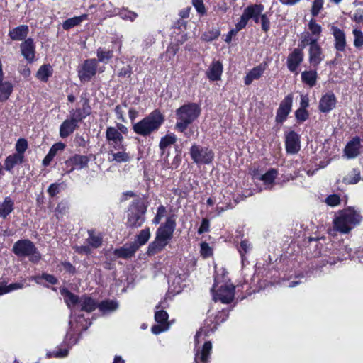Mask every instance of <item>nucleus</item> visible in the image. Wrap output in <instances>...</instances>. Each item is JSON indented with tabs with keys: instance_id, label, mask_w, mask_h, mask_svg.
<instances>
[{
	"instance_id": "f257e3e1",
	"label": "nucleus",
	"mask_w": 363,
	"mask_h": 363,
	"mask_svg": "<svg viewBox=\"0 0 363 363\" xmlns=\"http://www.w3.org/2000/svg\"><path fill=\"white\" fill-rule=\"evenodd\" d=\"M362 220V216L359 210L354 207H347L335 214L333 227L335 230L346 234L359 225Z\"/></svg>"
},
{
	"instance_id": "f03ea898",
	"label": "nucleus",
	"mask_w": 363,
	"mask_h": 363,
	"mask_svg": "<svg viewBox=\"0 0 363 363\" xmlns=\"http://www.w3.org/2000/svg\"><path fill=\"white\" fill-rule=\"evenodd\" d=\"M201 109L196 103H189L176 110L177 122L175 129L184 132L188 126L195 121L201 114Z\"/></svg>"
},
{
	"instance_id": "7ed1b4c3",
	"label": "nucleus",
	"mask_w": 363,
	"mask_h": 363,
	"mask_svg": "<svg viewBox=\"0 0 363 363\" xmlns=\"http://www.w3.org/2000/svg\"><path fill=\"white\" fill-rule=\"evenodd\" d=\"M174 228L175 221L168 218L165 223L157 229L155 241L150 244L147 250L149 255H155L164 248L172 238Z\"/></svg>"
},
{
	"instance_id": "20e7f679",
	"label": "nucleus",
	"mask_w": 363,
	"mask_h": 363,
	"mask_svg": "<svg viewBox=\"0 0 363 363\" xmlns=\"http://www.w3.org/2000/svg\"><path fill=\"white\" fill-rule=\"evenodd\" d=\"M164 121V117L159 110H155L135 123L133 129L138 135L146 137L159 130Z\"/></svg>"
},
{
	"instance_id": "39448f33",
	"label": "nucleus",
	"mask_w": 363,
	"mask_h": 363,
	"mask_svg": "<svg viewBox=\"0 0 363 363\" xmlns=\"http://www.w3.org/2000/svg\"><path fill=\"white\" fill-rule=\"evenodd\" d=\"M210 332H213V329L208 328H201L194 337V363H209L212 350V344L210 341H206L201 347L199 344L205 340Z\"/></svg>"
},
{
	"instance_id": "423d86ee",
	"label": "nucleus",
	"mask_w": 363,
	"mask_h": 363,
	"mask_svg": "<svg viewBox=\"0 0 363 363\" xmlns=\"http://www.w3.org/2000/svg\"><path fill=\"white\" fill-rule=\"evenodd\" d=\"M12 250L18 257H28L32 262H38L41 259V255L33 242L27 239L16 242Z\"/></svg>"
},
{
	"instance_id": "0eeeda50",
	"label": "nucleus",
	"mask_w": 363,
	"mask_h": 363,
	"mask_svg": "<svg viewBox=\"0 0 363 363\" xmlns=\"http://www.w3.org/2000/svg\"><path fill=\"white\" fill-rule=\"evenodd\" d=\"M212 292L215 301H220L223 303H228L234 298L235 286L230 281L220 282L219 278L216 277Z\"/></svg>"
},
{
	"instance_id": "6e6552de",
	"label": "nucleus",
	"mask_w": 363,
	"mask_h": 363,
	"mask_svg": "<svg viewBox=\"0 0 363 363\" xmlns=\"http://www.w3.org/2000/svg\"><path fill=\"white\" fill-rule=\"evenodd\" d=\"M146 206L141 201H136L129 207L127 224L132 228H138L145 221Z\"/></svg>"
},
{
	"instance_id": "1a4fd4ad",
	"label": "nucleus",
	"mask_w": 363,
	"mask_h": 363,
	"mask_svg": "<svg viewBox=\"0 0 363 363\" xmlns=\"http://www.w3.org/2000/svg\"><path fill=\"white\" fill-rule=\"evenodd\" d=\"M190 155L197 164H208L214 158V153L208 147L194 144L190 148Z\"/></svg>"
},
{
	"instance_id": "9d476101",
	"label": "nucleus",
	"mask_w": 363,
	"mask_h": 363,
	"mask_svg": "<svg viewBox=\"0 0 363 363\" xmlns=\"http://www.w3.org/2000/svg\"><path fill=\"white\" fill-rule=\"evenodd\" d=\"M106 140L109 150L113 151L124 149V138L119 131L113 126H108L106 130Z\"/></svg>"
},
{
	"instance_id": "9b49d317",
	"label": "nucleus",
	"mask_w": 363,
	"mask_h": 363,
	"mask_svg": "<svg viewBox=\"0 0 363 363\" xmlns=\"http://www.w3.org/2000/svg\"><path fill=\"white\" fill-rule=\"evenodd\" d=\"M98 62L96 59L86 60L78 69V77L81 82H89L97 72Z\"/></svg>"
},
{
	"instance_id": "f8f14e48",
	"label": "nucleus",
	"mask_w": 363,
	"mask_h": 363,
	"mask_svg": "<svg viewBox=\"0 0 363 363\" xmlns=\"http://www.w3.org/2000/svg\"><path fill=\"white\" fill-rule=\"evenodd\" d=\"M337 99L332 91H328L323 94L319 102L318 110L323 113H328L335 108Z\"/></svg>"
},
{
	"instance_id": "ddd939ff",
	"label": "nucleus",
	"mask_w": 363,
	"mask_h": 363,
	"mask_svg": "<svg viewBox=\"0 0 363 363\" xmlns=\"http://www.w3.org/2000/svg\"><path fill=\"white\" fill-rule=\"evenodd\" d=\"M159 306L156 307L157 311L155 314V319L157 324L154 325L151 328L152 332L155 335L164 332L169 328V323L167 322V313L164 310H159Z\"/></svg>"
},
{
	"instance_id": "4468645a",
	"label": "nucleus",
	"mask_w": 363,
	"mask_h": 363,
	"mask_svg": "<svg viewBox=\"0 0 363 363\" xmlns=\"http://www.w3.org/2000/svg\"><path fill=\"white\" fill-rule=\"evenodd\" d=\"M304 54L302 49L295 48L289 55L286 60L287 68L291 72L297 74L298 69L303 60Z\"/></svg>"
},
{
	"instance_id": "2eb2a0df",
	"label": "nucleus",
	"mask_w": 363,
	"mask_h": 363,
	"mask_svg": "<svg viewBox=\"0 0 363 363\" xmlns=\"http://www.w3.org/2000/svg\"><path fill=\"white\" fill-rule=\"evenodd\" d=\"M293 102L292 94H288L281 102L277 111L276 121L278 123H283L291 112Z\"/></svg>"
},
{
	"instance_id": "dca6fc26",
	"label": "nucleus",
	"mask_w": 363,
	"mask_h": 363,
	"mask_svg": "<svg viewBox=\"0 0 363 363\" xmlns=\"http://www.w3.org/2000/svg\"><path fill=\"white\" fill-rule=\"evenodd\" d=\"M300 143V137L296 132L292 130L286 134L285 145L288 153H297L301 148Z\"/></svg>"
},
{
	"instance_id": "f3484780",
	"label": "nucleus",
	"mask_w": 363,
	"mask_h": 363,
	"mask_svg": "<svg viewBox=\"0 0 363 363\" xmlns=\"http://www.w3.org/2000/svg\"><path fill=\"white\" fill-rule=\"evenodd\" d=\"M62 294L68 308L71 310V318H73L74 315V311L78 309L80 298L66 289L62 290ZM69 325L70 328L72 327V319L69 320Z\"/></svg>"
},
{
	"instance_id": "a211bd4d",
	"label": "nucleus",
	"mask_w": 363,
	"mask_h": 363,
	"mask_svg": "<svg viewBox=\"0 0 363 363\" xmlns=\"http://www.w3.org/2000/svg\"><path fill=\"white\" fill-rule=\"evenodd\" d=\"M22 55L28 62H33L35 55V45L32 38H28L20 45Z\"/></svg>"
},
{
	"instance_id": "6ab92c4d",
	"label": "nucleus",
	"mask_w": 363,
	"mask_h": 363,
	"mask_svg": "<svg viewBox=\"0 0 363 363\" xmlns=\"http://www.w3.org/2000/svg\"><path fill=\"white\" fill-rule=\"evenodd\" d=\"M90 159L86 155H74L73 157L66 161V165L71 167L69 172L74 169H82L87 167Z\"/></svg>"
},
{
	"instance_id": "aec40b11",
	"label": "nucleus",
	"mask_w": 363,
	"mask_h": 363,
	"mask_svg": "<svg viewBox=\"0 0 363 363\" xmlns=\"http://www.w3.org/2000/svg\"><path fill=\"white\" fill-rule=\"evenodd\" d=\"M331 31L335 40V48L339 52L345 51L347 45L345 32L335 26H331Z\"/></svg>"
},
{
	"instance_id": "412c9836",
	"label": "nucleus",
	"mask_w": 363,
	"mask_h": 363,
	"mask_svg": "<svg viewBox=\"0 0 363 363\" xmlns=\"http://www.w3.org/2000/svg\"><path fill=\"white\" fill-rule=\"evenodd\" d=\"M184 279L181 275L169 274L168 276L169 290L168 295H176L179 294L183 289V281Z\"/></svg>"
},
{
	"instance_id": "4be33fe9",
	"label": "nucleus",
	"mask_w": 363,
	"mask_h": 363,
	"mask_svg": "<svg viewBox=\"0 0 363 363\" xmlns=\"http://www.w3.org/2000/svg\"><path fill=\"white\" fill-rule=\"evenodd\" d=\"M323 60L322 48L318 44L309 48L308 61L312 67L316 68Z\"/></svg>"
},
{
	"instance_id": "5701e85b",
	"label": "nucleus",
	"mask_w": 363,
	"mask_h": 363,
	"mask_svg": "<svg viewBox=\"0 0 363 363\" xmlns=\"http://www.w3.org/2000/svg\"><path fill=\"white\" fill-rule=\"evenodd\" d=\"M360 147V138L359 137H354L350 141H349L345 146L344 150L345 155L348 159L357 157L359 154Z\"/></svg>"
},
{
	"instance_id": "b1692460",
	"label": "nucleus",
	"mask_w": 363,
	"mask_h": 363,
	"mask_svg": "<svg viewBox=\"0 0 363 363\" xmlns=\"http://www.w3.org/2000/svg\"><path fill=\"white\" fill-rule=\"evenodd\" d=\"M79 128V123L71 118L65 120L60 126V136L65 138L72 134Z\"/></svg>"
},
{
	"instance_id": "393cba45",
	"label": "nucleus",
	"mask_w": 363,
	"mask_h": 363,
	"mask_svg": "<svg viewBox=\"0 0 363 363\" xmlns=\"http://www.w3.org/2000/svg\"><path fill=\"white\" fill-rule=\"evenodd\" d=\"M264 10V6L262 4H252L247 6L244 9V12L246 14L248 20L252 18L255 23H259L260 20V14Z\"/></svg>"
},
{
	"instance_id": "a878e982",
	"label": "nucleus",
	"mask_w": 363,
	"mask_h": 363,
	"mask_svg": "<svg viewBox=\"0 0 363 363\" xmlns=\"http://www.w3.org/2000/svg\"><path fill=\"white\" fill-rule=\"evenodd\" d=\"M15 203L10 196H6L0 202V218L6 219L14 210Z\"/></svg>"
},
{
	"instance_id": "bb28decb",
	"label": "nucleus",
	"mask_w": 363,
	"mask_h": 363,
	"mask_svg": "<svg viewBox=\"0 0 363 363\" xmlns=\"http://www.w3.org/2000/svg\"><path fill=\"white\" fill-rule=\"evenodd\" d=\"M137 250L136 245L130 243L126 244L120 248L116 249L114 250V255L117 257L127 259L133 256Z\"/></svg>"
},
{
	"instance_id": "cd10ccee",
	"label": "nucleus",
	"mask_w": 363,
	"mask_h": 363,
	"mask_svg": "<svg viewBox=\"0 0 363 363\" xmlns=\"http://www.w3.org/2000/svg\"><path fill=\"white\" fill-rule=\"evenodd\" d=\"M266 69V65L260 64L258 66L252 68L245 77V84L250 85L254 80L258 79L261 77Z\"/></svg>"
},
{
	"instance_id": "c85d7f7f",
	"label": "nucleus",
	"mask_w": 363,
	"mask_h": 363,
	"mask_svg": "<svg viewBox=\"0 0 363 363\" xmlns=\"http://www.w3.org/2000/svg\"><path fill=\"white\" fill-rule=\"evenodd\" d=\"M223 72V65L219 61H213L206 72L208 78L211 81H217L220 79Z\"/></svg>"
},
{
	"instance_id": "c756f323",
	"label": "nucleus",
	"mask_w": 363,
	"mask_h": 363,
	"mask_svg": "<svg viewBox=\"0 0 363 363\" xmlns=\"http://www.w3.org/2000/svg\"><path fill=\"white\" fill-rule=\"evenodd\" d=\"M125 146H124V149H121L120 150H108V160L116 162H126L129 161L130 157L129 154L125 152Z\"/></svg>"
},
{
	"instance_id": "7c9ffc66",
	"label": "nucleus",
	"mask_w": 363,
	"mask_h": 363,
	"mask_svg": "<svg viewBox=\"0 0 363 363\" xmlns=\"http://www.w3.org/2000/svg\"><path fill=\"white\" fill-rule=\"evenodd\" d=\"M28 32V26L21 25L11 30L9 33V35L13 40H22L26 38Z\"/></svg>"
},
{
	"instance_id": "2f4dec72",
	"label": "nucleus",
	"mask_w": 363,
	"mask_h": 363,
	"mask_svg": "<svg viewBox=\"0 0 363 363\" xmlns=\"http://www.w3.org/2000/svg\"><path fill=\"white\" fill-rule=\"evenodd\" d=\"M24 156L19 154H12L6 157L4 161V168L6 171L11 172L13 168L23 162Z\"/></svg>"
},
{
	"instance_id": "473e14b6",
	"label": "nucleus",
	"mask_w": 363,
	"mask_h": 363,
	"mask_svg": "<svg viewBox=\"0 0 363 363\" xmlns=\"http://www.w3.org/2000/svg\"><path fill=\"white\" fill-rule=\"evenodd\" d=\"M277 174L278 173L276 169H271L260 177V180L263 182L265 189H271L272 188Z\"/></svg>"
},
{
	"instance_id": "72a5a7b5",
	"label": "nucleus",
	"mask_w": 363,
	"mask_h": 363,
	"mask_svg": "<svg viewBox=\"0 0 363 363\" xmlns=\"http://www.w3.org/2000/svg\"><path fill=\"white\" fill-rule=\"evenodd\" d=\"M13 91V84L9 81L0 83V101H7Z\"/></svg>"
},
{
	"instance_id": "f704fd0d",
	"label": "nucleus",
	"mask_w": 363,
	"mask_h": 363,
	"mask_svg": "<svg viewBox=\"0 0 363 363\" xmlns=\"http://www.w3.org/2000/svg\"><path fill=\"white\" fill-rule=\"evenodd\" d=\"M69 347L63 344V342L60 345V346L56 347L55 350L48 351L46 354L48 357H54L57 359L65 358L69 354Z\"/></svg>"
},
{
	"instance_id": "c9c22d12",
	"label": "nucleus",
	"mask_w": 363,
	"mask_h": 363,
	"mask_svg": "<svg viewBox=\"0 0 363 363\" xmlns=\"http://www.w3.org/2000/svg\"><path fill=\"white\" fill-rule=\"evenodd\" d=\"M96 303L91 298L82 296L80 298L78 309L86 312H91L96 308Z\"/></svg>"
},
{
	"instance_id": "e433bc0d",
	"label": "nucleus",
	"mask_w": 363,
	"mask_h": 363,
	"mask_svg": "<svg viewBox=\"0 0 363 363\" xmlns=\"http://www.w3.org/2000/svg\"><path fill=\"white\" fill-rule=\"evenodd\" d=\"M317 77L316 70L304 71L301 73L302 82L310 87H313L316 84Z\"/></svg>"
},
{
	"instance_id": "4c0bfd02",
	"label": "nucleus",
	"mask_w": 363,
	"mask_h": 363,
	"mask_svg": "<svg viewBox=\"0 0 363 363\" xmlns=\"http://www.w3.org/2000/svg\"><path fill=\"white\" fill-rule=\"evenodd\" d=\"M52 67L50 65H43L40 67L37 73L36 77L41 82H46L49 77L52 74Z\"/></svg>"
},
{
	"instance_id": "58836bf2",
	"label": "nucleus",
	"mask_w": 363,
	"mask_h": 363,
	"mask_svg": "<svg viewBox=\"0 0 363 363\" xmlns=\"http://www.w3.org/2000/svg\"><path fill=\"white\" fill-rule=\"evenodd\" d=\"M361 179V172L357 168L350 170L343 178V182L346 184H354Z\"/></svg>"
},
{
	"instance_id": "ea45409f",
	"label": "nucleus",
	"mask_w": 363,
	"mask_h": 363,
	"mask_svg": "<svg viewBox=\"0 0 363 363\" xmlns=\"http://www.w3.org/2000/svg\"><path fill=\"white\" fill-rule=\"evenodd\" d=\"M87 18L86 14H83L79 16H74L65 21L62 23V28L65 30H69L70 28L79 25L83 21Z\"/></svg>"
},
{
	"instance_id": "a19ab883",
	"label": "nucleus",
	"mask_w": 363,
	"mask_h": 363,
	"mask_svg": "<svg viewBox=\"0 0 363 363\" xmlns=\"http://www.w3.org/2000/svg\"><path fill=\"white\" fill-rule=\"evenodd\" d=\"M150 233L149 228L142 230L140 233L137 235L135 242H132L133 245H136L137 250L145 245L150 239Z\"/></svg>"
},
{
	"instance_id": "79ce46f5",
	"label": "nucleus",
	"mask_w": 363,
	"mask_h": 363,
	"mask_svg": "<svg viewBox=\"0 0 363 363\" xmlns=\"http://www.w3.org/2000/svg\"><path fill=\"white\" fill-rule=\"evenodd\" d=\"M237 248L240 255L242 263V264H244V262L246 259L245 255L251 252L252 248V245L248 240H243L240 242V245L237 247Z\"/></svg>"
},
{
	"instance_id": "37998d69",
	"label": "nucleus",
	"mask_w": 363,
	"mask_h": 363,
	"mask_svg": "<svg viewBox=\"0 0 363 363\" xmlns=\"http://www.w3.org/2000/svg\"><path fill=\"white\" fill-rule=\"evenodd\" d=\"M89 115V111H86L85 108H77L69 111V118L74 120L77 123H79L87 116Z\"/></svg>"
},
{
	"instance_id": "c03bdc74",
	"label": "nucleus",
	"mask_w": 363,
	"mask_h": 363,
	"mask_svg": "<svg viewBox=\"0 0 363 363\" xmlns=\"http://www.w3.org/2000/svg\"><path fill=\"white\" fill-rule=\"evenodd\" d=\"M96 56L99 62L106 63L113 57V52L104 48H99L96 50Z\"/></svg>"
},
{
	"instance_id": "a18cd8bd",
	"label": "nucleus",
	"mask_w": 363,
	"mask_h": 363,
	"mask_svg": "<svg viewBox=\"0 0 363 363\" xmlns=\"http://www.w3.org/2000/svg\"><path fill=\"white\" fill-rule=\"evenodd\" d=\"M118 303L115 301H104L99 305V310L104 313H111L116 311Z\"/></svg>"
},
{
	"instance_id": "49530a36",
	"label": "nucleus",
	"mask_w": 363,
	"mask_h": 363,
	"mask_svg": "<svg viewBox=\"0 0 363 363\" xmlns=\"http://www.w3.org/2000/svg\"><path fill=\"white\" fill-rule=\"evenodd\" d=\"M88 233L89 238L86 240L89 245L94 248L99 247L102 243V236L100 234H96L92 230H89Z\"/></svg>"
},
{
	"instance_id": "de8ad7c7",
	"label": "nucleus",
	"mask_w": 363,
	"mask_h": 363,
	"mask_svg": "<svg viewBox=\"0 0 363 363\" xmlns=\"http://www.w3.org/2000/svg\"><path fill=\"white\" fill-rule=\"evenodd\" d=\"M308 28L310 31L309 33L311 34L312 36H315L316 39L318 40L322 33L321 26L317 23L315 19L312 18L308 23Z\"/></svg>"
},
{
	"instance_id": "09e8293b",
	"label": "nucleus",
	"mask_w": 363,
	"mask_h": 363,
	"mask_svg": "<svg viewBox=\"0 0 363 363\" xmlns=\"http://www.w3.org/2000/svg\"><path fill=\"white\" fill-rule=\"evenodd\" d=\"M177 141V137L174 134H168L162 138L159 144L160 148L164 151L166 147L174 144Z\"/></svg>"
},
{
	"instance_id": "8fccbe9b",
	"label": "nucleus",
	"mask_w": 363,
	"mask_h": 363,
	"mask_svg": "<svg viewBox=\"0 0 363 363\" xmlns=\"http://www.w3.org/2000/svg\"><path fill=\"white\" fill-rule=\"evenodd\" d=\"M340 248L337 250L335 255H337V258L339 261H342L344 259H347L351 256V248H348L347 246L343 245H340Z\"/></svg>"
},
{
	"instance_id": "3c124183",
	"label": "nucleus",
	"mask_w": 363,
	"mask_h": 363,
	"mask_svg": "<svg viewBox=\"0 0 363 363\" xmlns=\"http://www.w3.org/2000/svg\"><path fill=\"white\" fill-rule=\"evenodd\" d=\"M318 40L316 39L315 36H312L309 33H306L302 37L301 45L303 48L306 45H309L310 48L313 46V45H318Z\"/></svg>"
},
{
	"instance_id": "603ef678",
	"label": "nucleus",
	"mask_w": 363,
	"mask_h": 363,
	"mask_svg": "<svg viewBox=\"0 0 363 363\" xmlns=\"http://www.w3.org/2000/svg\"><path fill=\"white\" fill-rule=\"evenodd\" d=\"M28 141L25 138L18 139L15 145L16 153L24 156V153L28 149Z\"/></svg>"
},
{
	"instance_id": "864d4df0",
	"label": "nucleus",
	"mask_w": 363,
	"mask_h": 363,
	"mask_svg": "<svg viewBox=\"0 0 363 363\" xmlns=\"http://www.w3.org/2000/svg\"><path fill=\"white\" fill-rule=\"evenodd\" d=\"M340 196L335 194L328 196L325 199V203L330 207L337 206L340 204Z\"/></svg>"
},
{
	"instance_id": "5fc2aeb1",
	"label": "nucleus",
	"mask_w": 363,
	"mask_h": 363,
	"mask_svg": "<svg viewBox=\"0 0 363 363\" xmlns=\"http://www.w3.org/2000/svg\"><path fill=\"white\" fill-rule=\"evenodd\" d=\"M324 0H313L311 13L313 17L317 16L323 8Z\"/></svg>"
},
{
	"instance_id": "6e6d98bb",
	"label": "nucleus",
	"mask_w": 363,
	"mask_h": 363,
	"mask_svg": "<svg viewBox=\"0 0 363 363\" xmlns=\"http://www.w3.org/2000/svg\"><path fill=\"white\" fill-rule=\"evenodd\" d=\"M354 35V45L357 48H359L363 45V33L359 29H354L352 31Z\"/></svg>"
},
{
	"instance_id": "4d7b16f0",
	"label": "nucleus",
	"mask_w": 363,
	"mask_h": 363,
	"mask_svg": "<svg viewBox=\"0 0 363 363\" xmlns=\"http://www.w3.org/2000/svg\"><path fill=\"white\" fill-rule=\"evenodd\" d=\"M122 19L128 20L130 21H133L138 16V14L131 11H128L126 9H123L118 11L117 13Z\"/></svg>"
},
{
	"instance_id": "13d9d810",
	"label": "nucleus",
	"mask_w": 363,
	"mask_h": 363,
	"mask_svg": "<svg viewBox=\"0 0 363 363\" xmlns=\"http://www.w3.org/2000/svg\"><path fill=\"white\" fill-rule=\"evenodd\" d=\"M220 30L217 28L209 30L202 35L201 38L205 41H212L220 35Z\"/></svg>"
},
{
	"instance_id": "bf43d9fd",
	"label": "nucleus",
	"mask_w": 363,
	"mask_h": 363,
	"mask_svg": "<svg viewBox=\"0 0 363 363\" xmlns=\"http://www.w3.org/2000/svg\"><path fill=\"white\" fill-rule=\"evenodd\" d=\"M40 279H43L51 284H55L57 282V279L52 274L43 273L41 277H33L31 279L35 280L37 284H40Z\"/></svg>"
},
{
	"instance_id": "052dcab7",
	"label": "nucleus",
	"mask_w": 363,
	"mask_h": 363,
	"mask_svg": "<svg viewBox=\"0 0 363 363\" xmlns=\"http://www.w3.org/2000/svg\"><path fill=\"white\" fill-rule=\"evenodd\" d=\"M126 108H127L126 103H123L121 105H118L115 108V113H116V117L118 120L121 121L122 122L126 121V120L124 117L125 109Z\"/></svg>"
},
{
	"instance_id": "680f3d73",
	"label": "nucleus",
	"mask_w": 363,
	"mask_h": 363,
	"mask_svg": "<svg viewBox=\"0 0 363 363\" xmlns=\"http://www.w3.org/2000/svg\"><path fill=\"white\" fill-rule=\"evenodd\" d=\"M200 253L203 257L206 258L212 255L213 250L208 243L203 242L201 244Z\"/></svg>"
},
{
	"instance_id": "e2e57ef3",
	"label": "nucleus",
	"mask_w": 363,
	"mask_h": 363,
	"mask_svg": "<svg viewBox=\"0 0 363 363\" xmlns=\"http://www.w3.org/2000/svg\"><path fill=\"white\" fill-rule=\"evenodd\" d=\"M192 5L200 15L203 16L206 13L203 0H192Z\"/></svg>"
},
{
	"instance_id": "0e129e2a",
	"label": "nucleus",
	"mask_w": 363,
	"mask_h": 363,
	"mask_svg": "<svg viewBox=\"0 0 363 363\" xmlns=\"http://www.w3.org/2000/svg\"><path fill=\"white\" fill-rule=\"evenodd\" d=\"M77 338L74 335L67 333L64 340L63 344L71 348L73 345L77 343Z\"/></svg>"
},
{
	"instance_id": "69168bd1",
	"label": "nucleus",
	"mask_w": 363,
	"mask_h": 363,
	"mask_svg": "<svg viewBox=\"0 0 363 363\" xmlns=\"http://www.w3.org/2000/svg\"><path fill=\"white\" fill-rule=\"evenodd\" d=\"M296 119L300 122L306 121L308 118V113L306 109L299 108L295 112Z\"/></svg>"
},
{
	"instance_id": "338daca9",
	"label": "nucleus",
	"mask_w": 363,
	"mask_h": 363,
	"mask_svg": "<svg viewBox=\"0 0 363 363\" xmlns=\"http://www.w3.org/2000/svg\"><path fill=\"white\" fill-rule=\"evenodd\" d=\"M65 147V145L63 143L59 142L55 143L50 149L48 153L50 154L53 157L57 154L59 151H62Z\"/></svg>"
},
{
	"instance_id": "774afa93",
	"label": "nucleus",
	"mask_w": 363,
	"mask_h": 363,
	"mask_svg": "<svg viewBox=\"0 0 363 363\" xmlns=\"http://www.w3.org/2000/svg\"><path fill=\"white\" fill-rule=\"evenodd\" d=\"M248 21L249 20L246 14L243 11L242 16H240V21L235 24V27L234 28L239 32L240 30L246 27Z\"/></svg>"
}]
</instances>
